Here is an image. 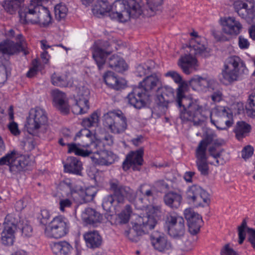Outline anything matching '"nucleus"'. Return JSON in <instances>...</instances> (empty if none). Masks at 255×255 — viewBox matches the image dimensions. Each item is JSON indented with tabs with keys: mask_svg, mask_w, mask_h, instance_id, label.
Here are the masks:
<instances>
[{
	"mask_svg": "<svg viewBox=\"0 0 255 255\" xmlns=\"http://www.w3.org/2000/svg\"><path fill=\"white\" fill-rule=\"evenodd\" d=\"M119 204L117 203V199L112 193L103 198L102 207L105 211H110L113 207L117 206Z\"/></svg>",
	"mask_w": 255,
	"mask_h": 255,
	"instance_id": "nucleus-49",
	"label": "nucleus"
},
{
	"mask_svg": "<svg viewBox=\"0 0 255 255\" xmlns=\"http://www.w3.org/2000/svg\"><path fill=\"white\" fill-rule=\"evenodd\" d=\"M178 64L182 71L187 75H189L196 70L198 66L197 59L187 54L181 56Z\"/></svg>",
	"mask_w": 255,
	"mask_h": 255,
	"instance_id": "nucleus-28",
	"label": "nucleus"
},
{
	"mask_svg": "<svg viewBox=\"0 0 255 255\" xmlns=\"http://www.w3.org/2000/svg\"><path fill=\"white\" fill-rule=\"evenodd\" d=\"M86 246L90 249L99 248L102 243V238L98 231H89L85 233L84 235Z\"/></svg>",
	"mask_w": 255,
	"mask_h": 255,
	"instance_id": "nucleus-35",
	"label": "nucleus"
},
{
	"mask_svg": "<svg viewBox=\"0 0 255 255\" xmlns=\"http://www.w3.org/2000/svg\"><path fill=\"white\" fill-rule=\"evenodd\" d=\"M196 164L200 174L203 176L208 175L209 167L208 163L207 152L195 150Z\"/></svg>",
	"mask_w": 255,
	"mask_h": 255,
	"instance_id": "nucleus-34",
	"label": "nucleus"
},
{
	"mask_svg": "<svg viewBox=\"0 0 255 255\" xmlns=\"http://www.w3.org/2000/svg\"><path fill=\"white\" fill-rule=\"evenodd\" d=\"M103 78L108 86L115 90H119L124 86L122 82L118 79L112 72L109 71L105 73Z\"/></svg>",
	"mask_w": 255,
	"mask_h": 255,
	"instance_id": "nucleus-43",
	"label": "nucleus"
},
{
	"mask_svg": "<svg viewBox=\"0 0 255 255\" xmlns=\"http://www.w3.org/2000/svg\"><path fill=\"white\" fill-rule=\"evenodd\" d=\"M175 103L182 122H191L198 125L204 121L205 108L199 99L185 96L181 86L177 89Z\"/></svg>",
	"mask_w": 255,
	"mask_h": 255,
	"instance_id": "nucleus-2",
	"label": "nucleus"
},
{
	"mask_svg": "<svg viewBox=\"0 0 255 255\" xmlns=\"http://www.w3.org/2000/svg\"><path fill=\"white\" fill-rule=\"evenodd\" d=\"M47 122L48 118L46 112L37 107L30 110L25 126L29 133L35 135H37L38 130Z\"/></svg>",
	"mask_w": 255,
	"mask_h": 255,
	"instance_id": "nucleus-8",
	"label": "nucleus"
},
{
	"mask_svg": "<svg viewBox=\"0 0 255 255\" xmlns=\"http://www.w3.org/2000/svg\"><path fill=\"white\" fill-rule=\"evenodd\" d=\"M51 248L55 255H69L73 249L71 245L66 241L53 243Z\"/></svg>",
	"mask_w": 255,
	"mask_h": 255,
	"instance_id": "nucleus-38",
	"label": "nucleus"
},
{
	"mask_svg": "<svg viewBox=\"0 0 255 255\" xmlns=\"http://www.w3.org/2000/svg\"><path fill=\"white\" fill-rule=\"evenodd\" d=\"M189 85L195 91L203 90L210 87V81L198 75L193 76L189 81Z\"/></svg>",
	"mask_w": 255,
	"mask_h": 255,
	"instance_id": "nucleus-39",
	"label": "nucleus"
},
{
	"mask_svg": "<svg viewBox=\"0 0 255 255\" xmlns=\"http://www.w3.org/2000/svg\"><path fill=\"white\" fill-rule=\"evenodd\" d=\"M54 11L56 18L60 20L66 16L68 8L64 4L60 3L55 6Z\"/></svg>",
	"mask_w": 255,
	"mask_h": 255,
	"instance_id": "nucleus-51",
	"label": "nucleus"
},
{
	"mask_svg": "<svg viewBox=\"0 0 255 255\" xmlns=\"http://www.w3.org/2000/svg\"><path fill=\"white\" fill-rule=\"evenodd\" d=\"M186 195L187 199L196 207H204L205 205H208L210 201L208 193L197 185L189 187Z\"/></svg>",
	"mask_w": 255,
	"mask_h": 255,
	"instance_id": "nucleus-13",
	"label": "nucleus"
},
{
	"mask_svg": "<svg viewBox=\"0 0 255 255\" xmlns=\"http://www.w3.org/2000/svg\"><path fill=\"white\" fill-rule=\"evenodd\" d=\"M96 190L94 187H89L85 189L79 191V194L84 203H87L93 200L96 194Z\"/></svg>",
	"mask_w": 255,
	"mask_h": 255,
	"instance_id": "nucleus-48",
	"label": "nucleus"
},
{
	"mask_svg": "<svg viewBox=\"0 0 255 255\" xmlns=\"http://www.w3.org/2000/svg\"><path fill=\"white\" fill-rule=\"evenodd\" d=\"M223 31L228 35H238L242 28V25L240 22L236 20L235 18L233 17H229L225 19L222 23Z\"/></svg>",
	"mask_w": 255,
	"mask_h": 255,
	"instance_id": "nucleus-29",
	"label": "nucleus"
},
{
	"mask_svg": "<svg viewBox=\"0 0 255 255\" xmlns=\"http://www.w3.org/2000/svg\"><path fill=\"white\" fill-rule=\"evenodd\" d=\"M90 94V90L88 88L82 87L79 90L76 103L72 108L74 114L81 115L87 113L89 109L88 103Z\"/></svg>",
	"mask_w": 255,
	"mask_h": 255,
	"instance_id": "nucleus-17",
	"label": "nucleus"
},
{
	"mask_svg": "<svg viewBox=\"0 0 255 255\" xmlns=\"http://www.w3.org/2000/svg\"><path fill=\"white\" fill-rule=\"evenodd\" d=\"M99 116L96 112H93L89 118H85L82 122V125L84 127L90 128L97 125L99 121Z\"/></svg>",
	"mask_w": 255,
	"mask_h": 255,
	"instance_id": "nucleus-50",
	"label": "nucleus"
},
{
	"mask_svg": "<svg viewBox=\"0 0 255 255\" xmlns=\"http://www.w3.org/2000/svg\"><path fill=\"white\" fill-rule=\"evenodd\" d=\"M246 108L249 114L255 117V92H252L249 96Z\"/></svg>",
	"mask_w": 255,
	"mask_h": 255,
	"instance_id": "nucleus-52",
	"label": "nucleus"
},
{
	"mask_svg": "<svg viewBox=\"0 0 255 255\" xmlns=\"http://www.w3.org/2000/svg\"><path fill=\"white\" fill-rule=\"evenodd\" d=\"M249 234L248 240L252 247L255 249V230L247 227L246 219H244L241 226L238 227L239 244H242L246 238V230Z\"/></svg>",
	"mask_w": 255,
	"mask_h": 255,
	"instance_id": "nucleus-33",
	"label": "nucleus"
},
{
	"mask_svg": "<svg viewBox=\"0 0 255 255\" xmlns=\"http://www.w3.org/2000/svg\"><path fill=\"white\" fill-rule=\"evenodd\" d=\"M144 149L141 147L135 151H130L126 156L123 163L124 170L127 171L131 168L133 171H139L143 163Z\"/></svg>",
	"mask_w": 255,
	"mask_h": 255,
	"instance_id": "nucleus-14",
	"label": "nucleus"
},
{
	"mask_svg": "<svg viewBox=\"0 0 255 255\" xmlns=\"http://www.w3.org/2000/svg\"><path fill=\"white\" fill-rule=\"evenodd\" d=\"M103 126L112 133L121 134L127 128V120L123 113L109 112L103 116Z\"/></svg>",
	"mask_w": 255,
	"mask_h": 255,
	"instance_id": "nucleus-6",
	"label": "nucleus"
},
{
	"mask_svg": "<svg viewBox=\"0 0 255 255\" xmlns=\"http://www.w3.org/2000/svg\"><path fill=\"white\" fill-rule=\"evenodd\" d=\"M251 126L244 121L238 122L234 129L236 136L238 140L245 137L251 131Z\"/></svg>",
	"mask_w": 255,
	"mask_h": 255,
	"instance_id": "nucleus-45",
	"label": "nucleus"
},
{
	"mask_svg": "<svg viewBox=\"0 0 255 255\" xmlns=\"http://www.w3.org/2000/svg\"><path fill=\"white\" fill-rule=\"evenodd\" d=\"M234 6L238 15L248 23L254 22L255 19V1L254 0H238Z\"/></svg>",
	"mask_w": 255,
	"mask_h": 255,
	"instance_id": "nucleus-9",
	"label": "nucleus"
},
{
	"mask_svg": "<svg viewBox=\"0 0 255 255\" xmlns=\"http://www.w3.org/2000/svg\"><path fill=\"white\" fill-rule=\"evenodd\" d=\"M103 142L105 144L108 145H112L114 142V137L112 135L110 134H106L102 139V141H98L96 143H95L94 146L96 147H101L102 146L103 147ZM102 148H103L102 147Z\"/></svg>",
	"mask_w": 255,
	"mask_h": 255,
	"instance_id": "nucleus-58",
	"label": "nucleus"
},
{
	"mask_svg": "<svg viewBox=\"0 0 255 255\" xmlns=\"http://www.w3.org/2000/svg\"><path fill=\"white\" fill-rule=\"evenodd\" d=\"M147 4L151 13L150 15H153L157 11L161 10L163 0H146Z\"/></svg>",
	"mask_w": 255,
	"mask_h": 255,
	"instance_id": "nucleus-54",
	"label": "nucleus"
},
{
	"mask_svg": "<svg viewBox=\"0 0 255 255\" xmlns=\"http://www.w3.org/2000/svg\"><path fill=\"white\" fill-rule=\"evenodd\" d=\"M62 137L59 139L58 143L61 146H65L72 138V132L67 128H63L61 130Z\"/></svg>",
	"mask_w": 255,
	"mask_h": 255,
	"instance_id": "nucleus-53",
	"label": "nucleus"
},
{
	"mask_svg": "<svg viewBox=\"0 0 255 255\" xmlns=\"http://www.w3.org/2000/svg\"><path fill=\"white\" fill-rule=\"evenodd\" d=\"M110 190L117 199V203L124 204L125 198L132 200L135 197L134 191L128 186L124 185L117 179L109 181Z\"/></svg>",
	"mask_w": 255,
	"mask_h": 255,
	"instance_id": "nucleus-10",
	"label": "nucleus"
},
{
	"mask_svg": "<svg viewBox=\"0 0 255 255\" xmlns=\"http://www.w3.org/2000/svg\"><path fill=\"white\" fill-rule=\"evenodd\" d=\"M150 240L154 249L159 252H165L172 249L171 243L163 233L154 232L150 236Z\"/></svg>",
	"mask_w": 255,
	"mask_h": 255,
	"instance_id": "nucleus-21",
	"label": "nucleus"
},
{
	"mask_svg": "<svg viewBox=\"0 0 255 255\" xmlns=\"http://www.w3.org/2000/svg\"><path fill=\"white\" fill-rule=\"evenodd\" d=\"M221 81L225 85H228L238 80L240 75L243 74L230 69L224 67L222 71Z\"/></svg>",
	"mask_w": 255,
	"mask_h": 255,
	"instance_id": "nucleus-42",
	"label": "nucleus"
},
{
	"mask_svg": "<svg viewBox=\"0 0 255 255\" xmlns=\"http://www.w3.org/2000/svg\"><path fill=\"white\" fill-rule=\"evenodd\" d=\"M151 68L147 64L139 65L136 70V74L137 76L142 77L148 75L150 72Z\"/></svg>",
	"mask_w": 255,
	"mask_h": 255,
	"instance_id": "nucleus-57",
	"label": "nucleus"
},
{
	"mask_svg": "<svg viewBox=\"0 0 255 255\" xmlns=\"http://www.w3.org/2000/svg\"><path fill=\"white\" fill-rule=\"evenodd\" d=\"M218 119L215 120L212 119V114H210L211 122L218 129L227 130L232 126L234 123L233 115L229 109L224 107L218 111Z\"/></svg>",
	"mask_w": 255,
	"mask_h": 255,
	"instance_id": "nucleus-16",
	"label": "nucleus"
},
{
	"mask_svg": "<svg viewBox=\"0 0 255 255\" xmlns=\"http://www.w3.org/2000/svg\"><path fill=\"white\" fill-rule=\"evenodd\" d=\"M27 158L20 152L13 149L0 158V165H8L9 171L13 174H17L28 165Z\"/></svg>",
	"mask_w": 255,
	"mask_h": 255,
	"instance_id": "nucleus-5",
	"label": "nucleus"
},
{
	"mask_svg": "<svg viewBox=\"0 0 255 255\" xmlns=\"http://www.w3.org/2000/svg\"><path fill=\"white\" fill-rule=\"evenodd\" d=\"M169 235L174 238H180L185 233L184 219L175 213L170 214L167 218Z\"/></svg>",
	"mask_w": 255,
	"mask_h": 255,
	"instance_id": "nucleus-12",
	"label": "nucleus"
},
{
	"mask_svg": "<svg viewBox=\"0 0 255 255\" xmlns=\"http://www.w3.org/2000/svg\"><path fill=\"white\" fill-rule=\"evenodd\" d=\"M64 172L77 175H81L83 170L82 162L77 157L71 156L67 158L64 164Z\"/></svg>",
	"mask_w": 255,
	"mask_h": 255,
	"instance_id": "nucleus-31",
	"label": "nucleus"
},
{
	"mask_svg": "<svg viewBox=\"0 0 255 255\" xmlns=\"http://www.w3.org/2000/svg\"><path fill=\"white\" fill-rule=\"evenodd\" d=\"M24 0H4L2 2V5L4 10L8 13L13 14L16 13L19 9V11L23 6H26L22 4Z\"/></svg>",
	"mask_w": 255,
	"mask_h": 255,
	"instance_id": "nucleus-44",
	"label": "nucleus"
},
{
	"mask_svg": "<svg viewBox=\"0 0 255 255\" xmlns=\"http://www.w3.org/2000/svg\"><path fill=\"white\" fill-rule=\"evenodd\" d=\"M48 0H31L28 6H23L18 11L20 21L23 24L38 23L46 27L52 23V16L48 9L42 5Z\"/></svg>",
	"mask_w": 255,
	"mask_h": 255,
	"instance_id": "nucleus-3",
	"label": "nucleus"
},
{
	"mask_svg": "<svg viewBox=\"0 0 255 255\" xmlns=\"http://www.w3.org/2000/svg\"><path fill=\"white\" fill-rule=\"evenodd\" d=\"M112 52L108 41L99 40L95 42L93 49L92 56L98 69L101 70L106 63V58Z\"/></svg>",
	"mask_w": 255,
	"mask_h": 255,
	"instance_id": "nucleus-11",
	"label": "nucleus"
},
{
	"mask_svg": "<svg viewBox=\"0 0 255 255\" xmlns=\"http://www.w3.org/2000/svg\"><path fill=\"white\" fill-rule=\"evenodd\" d=\"M50 214L49 211L46 209H43L41 210L40 215L38 217L40 220L41 224L45 226L47 221L50 218Z\"/></svg>",
	"mask_w": 255,
	"mask_h": 255,
	"instance_id": "nucleus-61",
	"label": "nucleus"
},
{
	"mask_svg": "<svg viewBox=\"0 0 255 255\" xmlns=\"http://www.w3.org/2000/svg\"><path fill=\"white\" fill-rule=\"evenodd\" d=\"M17 221L14 215L12 214H7L4 219L3 223L4 228H10L11 230H15L16 228Z\"/></svg>",
	"mask_w": 255,
	"mask_h": 255,
	"instance_id": "nucleus-55",
	"label": "nucleus"
},
{
	"mask_svg": "<svg viewBox=\"0 0 255 255\" xmlns=\"http://www.w3.org/2000/svg\"><path fill=\"white\" fill-rule=\"evenodd\" d=\"M131 212L132 210L130 206L127 205L125 207V209L119 214V217L121 220V222L124 224L128 223L129 221Z\"/></svg>",
	"mask_w": 255,
	"mask_h": 255,
	"instance_id": "nucleus-56",
	"label": "nucleus"
},
{
	"mask_svg": "<svg viewBox=\"0 0 255 255\" xmlns=\"http://www.w3.org/2000/svg\"><path fill=\"white\" fill-rule=\"evenodd\" d=\"M161 85V80L159 76L154 73L146 76L140 82L138 87L140 88L149 98L156 91V88Z\"/></svg>",
	"mask_w": 255,
	"mask_h": 255,
	"instance_id": "nucleus-18",
	"label": "nucleus"
},
{
	"mask_svg": "<svg viewBox=\"0 0 255 255\" xmlns=\"http://www.w3.org/2000/svg\"><path fill=\"white\" fill-rule=\"evenodd\" d=\"M109 67L117 72H123L128 69V66L125 60L117 55H112L108 59Z\"/></svg>",
	"mask_w": 255,
	"mask_h": 255,
	"instance_id": "nucleus-36",
	"label": "nucleus"
},
{
	"mask_svg": "<svg viewBox=\"0 0 255 255\" xmlns=\"http://www.w3.org/2000/svg\"><path fill=\"white\" fill-rule=\"evenodd\" d=\"M156 224V220L152 216L150 215L139 216L136 219V221L132 226V228L125 231L124 235L131 241L137 242L139 240V236L153 229Z\"/></svg>",
	"mask_w": 255,
	"mask_h": 255,
	"instance_id": "nucleus-4",
	"label": "nucleus"
},
{
	"mask_svg": "<svg viewBox=\"0 0 255 255\" xmlns=\"http://www.w3.org/2000/svg\"><path fill=\"white\" fill-rule=\"evenodd\" d=\"M254 153V148L251 145L245 146L242 151V156L245 159L249 158L252 156Z\"/></svg>",
	"mask_w": 255,
	"mask_h": 255,
	"instance_id": "nucleus-64",
	"label": "nucleus"
},
{
	"mask_svg": "<svg viewBox=\"0 0 255 255\" xmlns=\"http://www.w3.org/2000/svg\"><path fill=\"white\" fill-rule=\"evenodd\" d=\"M70 227L69 222L65 217L56 216L45 227L44 234L48 238L59 239L68 234Z\"/></svg>",
	"mask_w": 255,
	"mask_h": 255,
	"instance_id": "nucleus-7",
	"label": "nucleus"
},
{
	"mask_svg": "<svg viewBox=\"0 0 255 255\" xmlns=\"http://www.w3.org/2000/svg\"><path fill=\"white\" fill-rule=\"evenodd\" d=\"M129 104L136 109H140L144 107L149 100L140 88H134L127 97Z\"/></svg>",
	"mask_w": 255,
	"mask_h": 255,
	"instance_id": "nucleus-20",
	"label": "nucleus"
},
{
	"mask_svg": "<svg viewBox=\"0 0 255 255\" xmlns=\"http://www.w3.org/2000/svg\"><path fill=\"white\" fill-rule=\"evenodd\" d=\"M140 2L141 0H116L111 5L107 0H97L92 10L97 15L108 12L111 19L125 22L130 18H137L142 14Z\"/></svg>",
	"mask_w": 255,
	"mask_h": 255,
	"instance_id": "nucleus-1",
	"label": "nucleus"
},
{
	"mask_svg": "<svg viewBox=\"0 0 255 255\" xmlns=\"http://www.w3.org/2000/svg\"><path fill=\"white\" fill-rule=\"evenodd\" d=\"M221 140L217 137V135L214 131L209 130L205 133L203 139L199 142L196 150L207 152V147L209 145L215 144H220Z\"/></svg>",
	"mask_w": 255,
	"mask_h": 255,
	"instance_id": "nucleus-30",
	"label": "nucleus"
},
{
	"mask_svg": "<svg viewBox=\"0 0 255 255\" xmlns=\"http://www.w3.org/2000/svg\"><path fill=\"white\" fill-rule=\"evenodd\" d=\"M60 186L61 188H66L68 190L69 192L68 193V196L69 193L71 195L73 192V183L71 179L69 178L65 179L62 181L60 183Z\"/></svg>",
	"mask_w": 255,
	"mask_h": 255,
	"instance_id": "nucleus-60",
	"label": "nucleus"
},
{
	"mask_svg": "<svg viewBox=\"0 0 255 255\" xmlns=\"http://www.w3.org/2000/svg\"><path fill=\"white\" fill-rule=\"evenodd\" d=\"M212 35L214 36L215 39L219 41H227L229 39L225 35H224L222 32L216 30L215 29H212L211 30Z\"/></svg>",
	"mask_w": 255,
	"mask_h": 255,
	"instance_id": "nucleus-63",
	"label": "nucleus"
},
{
	"mask_svg": "<svg viewBox=\"0 0 255 255\" xmlns=\"http://www.w3.org/2000/svg\"><path fill=\"white\" fill-rule=\"evenodd\" d=\"M94 156L92 157L93 161L97 164L109 166L114 163L116 159V155L111 151L100 148L93 152Z\"/></svg>",
	"mask_w": 255,
	"mask_h": 255,
	"instance_id": "nucleus-22",
	"label": "nucleus"
},
{
	"mask_svg": "<svg viewBox=\"0 0 255 255\" xmlns=\"http://www.w3.org/2000/svg\"><path fill=\"white\" fill-rule=\"evenodd\" d=\"M33 66L31 67L26 73V76L28 78H33L36 76L39 71V63L36 60L32 61Z\"/></svg>",
	"mask_w": 255,
	"mask_h": 255,
	"instance_id": "nucleus-59",
	"label": "nucleus"
},
{
	"mask_svg": "<svg viewBox=\"0 0 255 255\" xmlns=\"http://www.w3.org/2000/svg\"><path fill=\"white\" fill-rule=\"evenodd\" d=\"M193 36L190 41L191 51L193 50V53L198 57L207 58L211 55V50L205 44V39L198 35V33L193 31L190 33Z\"/></svg>",
	"mask_w": 255,
	"mask_h": 255,
	"instance_id": "nucleus-15",
	"label": "nucleus"
},
{
	"mask_svg": "<svg viewBox=\"0 0 255 255\" xmlns=\"http://www.w3.org/2000/svg\"><path fill=\"white\" fill-rule=\"evenodd\" d=\"M158 94L157 95V104L163 109V111L167 109L170 100L174 97L173 89L168 86L158 87Z\"/></svg>",
	"mask_w": 255,
	"mask_h": 255,
	"instance_id": "nucleus-25",
	"label": "nucleus"
},
{
	"mask_svg": "<svg viewBox=\"0 0 255 255\" xmlns=\"http://www.w3.org/2000/svg\"><path fill=\"white\" fill-rule=\"evenodd\" d=\"M53 102L54 107L60 112L67 115L69 113V106L66 100V95L58 89L52 91Z\"/></svg>",
	"mask_w": 255,
	"mask_h": 255,
	"instance_id": "nucleus-24",
	"label": "nucleus"
},
{
	"mask_svg": "<svg viewBox=\"0 0 255 255\" xmlns=\"http://www.w3.org/2000/svg\"><path fill=\"white\" fill-rule=\"evenodd\" d=\"M137 192H139V194L137 195L138 200L141 203L144 204L143 207L147 206L149 203V198H152L153 196L151 188L146 184H142L140 186Z\"/></svg>",
	"mask_w": 255,
	"mask_h": 255,
	"instance_id": "nucleus-41",
	"label": "nucleus"
},
{
	"mask_svg": "<svg viewBox=\"0 0 255 255\" xmlns=\"http://www.w3.org/2000/svg\"><path fill=\"white\" fill-rule=\"evenodd\" d=\"M182 201V195L180 192L170 191L163 196L165 204L172 209L178 208Z\"/></svg>",
	"mask_w": 255,
	"mask_h": 255,
	"instance_id": "nucleus-32",
	"label": "nucleus"
},
{
	"mask_svg": "<svg viewBox=\"0 0 255 255\" xmlns=\"http://www.w3.org/2000/svg\"><path fill=\"white\" fill-rule=\"evenodd\" d=\"M19 45L13 41L5 39L0 42V53L4 55H12L19 52Z\"/></svg>",
	"mask_w": 255,
	"mask_h": 255,
	"instance_id": "nucleus-37",
	"label": "nucleus"
},
{
	"mask_svg": "<svg viewBox=\"0 0 255 255\" xmlns=\"http://www.w3.org/2000/svg\"><path fill=\"white\" fill-rule=\"evenodd\" d=\"M184 214L187 221L189 232L193 235H196L199 232L203 222L202 217L191 208L186 209Z\"/></svg>",
	"mask_w": 255,
	"mask_h": 255,
	"instance_id": "nucleus-19",
	"label": "nucleus"
},
{
	"mask_svg": "<svg viewBox=\"0 0 255 255\" xmlns=\"http://www.w3.org/2000/svg\"><path fill=\"white\" fill-rule=\"evenodd\" d=\"M93 135L92 132L88 129L85 128L81 129L76 133L73 137V141L78 142L79 146L87 147L91 144L95 143L93 142Z\"/></svg>",
	"mask_w": 255,
	"mask_h": 255,
	"instance_id": "nucleus-26",
	"label": "nucleus"
},
{
	"mask_svg": "<svg viewBox=\"0 0 255 255\" xmlns=\"http://www.w3.org/2000/svg\"><path fill=\"white\" fill-rule=\"evenodd\" d=\"M51 81L52 85L60 87H66L70 83L67 74L58 73H54L51 75Z\"/></svg>",
	"mask_w": 255,
	"mask_h": 255,
	"instance_id": "nucleus-46",
	"label": "nucleus"
},
{
	"mask_svg": "<svg viewBox=\"0 0 255 255\" xmlns=\"http://www.w3.org/2000/svg\"><path fill=\"white\" fill-rule=\"evenodd\" d=\"M14 231L10 228H4L1 233V242L5 246H9L13 245L14 239Z\"/></svg>",
	"mask_w": 255,
	"mask_h": 255,
	"instance_id": "nucleus-47",
	"label": "nucleus"
},
{
	"mask_svg": "<svg viewBox=\"0 0 255 255\" xmlns=\"http://www.w3.org/2000/svg\"><path fill=\"white\" fill-rule=\"evenodd\" d=\"M82 219L87 225L96 227L102 222L103 215L95 209L87 208L82 213Z\"/></svg>",
	"mask_w": 255,
	"mask_h": 255,
	"instance_id": "nucleus-23",
	"label": "nucleus"
},
{
	"mask_svg": "<svg viewBox=\"0 0 255 255\" xmlns=\"http://www.w3.org/2000/svg\"><path fill=\"white\" fill-rule=\"evenodd\" d=\"M222 143V141H221L220 144H211L208 146L209 147L208 148L210 155L216 160L218 165L224 164L228 160V159L224 160L223 158V152L224 151V150L221 147Z\"/></svg>",
	"mask_w": 255,
	"mask_h": 255,
	"instance_id": "nucleus-40",
	"label": "nucleus"
},
{
	"mask_svg": "<svg viewBox=\"0 0 255 255\" xmlns=\"http://www.w3.org/2000/svg\"><path fill=\"white\" fill-rule=\"evenodd\" d=\"M165 76L171 77L176 83L180 84L182 81L180 75L174 71H168L165 74Z\"/></svg>",
	"mask_w": 255,
	"mask_h": 255,
	"instance_id": "nucleus-62",
	"label": "nucleus"
},
{
	"mask_svg": "<svg viewBox=\"0 0 255 255\" xmlns=\"http://www.w3.org/2000/svg\"><path fill=\"white\" fill-rule=\"evenodd\" d=\"M224 67H225L226 69L233 70L243 74L248 71L244 61L237 56L229 57L226 60Z\"/></svg>",
	"mask_w": 255,
	"mask_h": 255,
	"instance_id": "nucleus-27",
	"label": "nucleus"
}]
</instances>
